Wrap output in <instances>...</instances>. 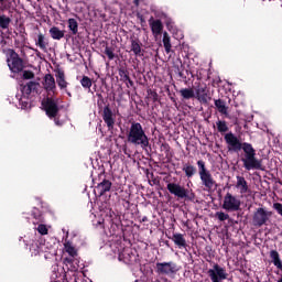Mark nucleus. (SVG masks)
Listing matches in <instances>:
<instances>
[{"mask_svg": "<svg viewBox=\"0 0 282 282\" xmlns=\"http://www.w3.org/2000/svg\"><path fill=\"white\" fill-rule=\"evenodd\" d=\"M10 58L11 63H9V68L13 74H19V72H23V59L19 57V53H15L14 50H10Z\"/></svg>", "mask_w": 282, "mask_h": 282, "instance_id": "nucleus-9", "label": "nucleus"}, {"mask_svg": "<svg viewBox=\"0 0 282 282\" xmlns=\"http://www.w3.org/2000/svg\"><path fill=\"white\" fill-rule=\"evenodd\" d=\"M163 46L166 52V54H171V36L169 35V32L163 33Z\"/></svg>", "mask_w": 282, "mask_h": 282, "instance_id": "nucleus-28", "label": "nucleus"}, {"mask_svg": "<svg viewBox=\"0 0 282 282\" xmlns=\"http://www.w3.org/2000/svg\"><path fill=\"white\" fill-rule=\"evenodd\" d=\"M223 208L227 213H237V210H241V200L228 192L224 197Z\"/></svg>", "mask_w": 282, "mask_h": 282, "instance_id": "nucleus-6", "label": "nucleus"}, {"mask_svg": "<svg viewBox=\"0 0 282 282\" xmlns=\"http://www.w3.org/2000/svg\"><path fill=\"white\" fill-rule=\"evenodd\" d=\"M197 100H199L202 105H208V102L213 100V97H210V90H207L206 93L197 97Z\"/></svg>", "mask_w": 282, "mask_h": 282, "instance_id": "nucleus-31", "label": "nucleus"}, {"mask_svg": "<svg viewBox=\"0 0 282 282\" xmlns=\"http://www.w3.org/2000/svg\"><path fill=\"white\" fill-rule=\"evenodd\" d=\"M68 23V29L70 31V33L76 36V34H78V21H76V19L70 18L67 21Z\"/></svg>", "mask_w": 282, "mask_h": 282, "instance_id": "nucleus-27", "label": "nucleus"}, {"mask_svg": "<svg viewBox=\"0 0 282 282\" xmlns=\"http://www.w3.org/2000/svg\"><path fill=\"white\" fill-rule=\"evenodd\" d=\"M270 259L272 260L273 265H275V268H278V270H282V262H281V257L279 256V251L271 250Z\"/></svg>", "mask_w": 282, "mask_h": 282, "instance_id": "nucleus-24", "label": "nucleus"}, {"mask_svg": "<svg viewBox=\"0 0 282 282\" xmlns=\"http://www.w3.org/2000/svg\"><path fill=\"white\" fill-rule=\"evenodd\" d=\"M224 140L229 153H239V151H243L245 156L241 158V162L243 163V169H246V171H263V162L257 159V150H254L252 143L241 142V140H239L232 132L226 133Z\"/></svg>", "mask_w": 282, "mask_h": 282, "instance_id": "nucleus-1", "label": "nucleus"}, {"mask_svg": "<svg viewBox=\"0 0 282 282\" xmlns=\"http://www.w3.org/2000/svg\"><path fill=\"white\" fill-rule=\"evenodd\" d=\"M141 221H143V223L149 221V218L147 216H144Z\"/></svg>", "mask_w": 282, "mask_h": 282, "instance_id": "nucleus-47", "label": "nucleus"}, {"mask_svg": "<svg viewBox=\"0 0 282 282\" xmlns=\"http://www.w3.org/2000/svg\"><path fill=\"white\" fill-rule=\"evenodd\" d=\"M140 20H141V23H144V18H142V17H141V19H140Z\"/></svg>", "mask_w": 282, "mask_h": 282, "instance_id": "nucleus-48", "label": "nucleus"}, {"mask_svg": "<svg viewBox=\"0 0 282 282\" xmlns=\"http://www.w3.org/2000/svg\"><path fill=\"white\" fill-rule=\"evenodd\" d=\"M218 133H227L229 131L228 123L226 121L218 120L216 122Z\"/></svg>", "mask_w": 282, "mask_h": 282, "instance_id": "nucleus-33", "label": "nucleus"}, {"mask_svg": "<svg viewBox=\"0 0 282 282\" xmlns=\"http://www.w3.org/2000/svg\"><path fill=\"white\" fill-rule=\"evenodd\" d=\"M127 141L133 147H140V149L143 151H147V149L151 147L149 135H147L142 123L135 121L131 122L130 124V128L127 132Z\"/></svg>", "mask_w": 282, "mask_h": 282, "instance_id": "nucleus-2", "label": "nucleus"}, {"mask_svg": "<svg viewBox=\"0 0 282 282\" xmlns=\"http://www.w3.org/2000/svg\"><path fill=\"white\" fill-rule=\"evenodd\" d=\"M166 188L171 195L177 197V199H184V202H195V193L193 189H188L180 183H169Z\"/></svg>", "mask_w": 282, "mask_h": 282, "instance_id": "nucleus-4", "label": "nucleus"}, {"mask_svg": "<svg viewBox=\"0 0 282 282\" xmlns=\"http://www.w3.org/2000/svg\"><path fill=\"white\" fill-rule=\"evenodd\" d=\"M3 1H6V0H0V3H3Z\"/></svg>", "mask_w": 282, "mask_h": 282, "instance_id": "nucleus-51", "label": "nucleus"}, {"mask_svg": "<svg viewBox=\"0 0 282 282\" xmlns=\"http://www.w3.org/2000/svg\"><path fill=\"white\" fill-rule=\"evenodd\" d=\"M10 23H12V19L6 14L0 15V28L2 30H8V28H10Z\"/></svg>", "mask_w": 282, "mask_h": 282, "instance_id": "nucleus-29", "label": "nucleus"}, {"mask_svg": "<svg viewBox=\"0 0 282 282\" xmlns=\"http://www.w3.org/2000/svg\"><path fill=\"white\" fill-rule=\"evenodd\" d=\"M178 94L182 96L183 100L195 98V90H193V88H182Z\"/></svg>", "mask_w": 282, "mask_h": 282, "instance_id": "nucleus-25", "label": "nucleus"}, {"mask_svg": "<svg viewBox=\"0 0 282 282\" xmlns=\"http://www.w3.org/2000/svg\"><path fill=\"white\" fill-rule=\"evenodd\" d=\"M214 105H215L216 109H218L219 113L225 116V118H229L230 119V115L228 113V107L226 106V101L225 100H223V99H215L214 100Z\"/></svg>", "mask_w": 282, "mask_h": 282, "instance_id": "nucleus-17", "label": "nucleus"}, {"mask_svg": "<svg viewBox=\"0 0 282 282\" xmlns=\"http://www.w3.org/2000/svg\"><path fill=\"white\" fill-rule=\"evenodd\" d=\"M216 217H217V219H219V221H226V220L230 219V215H228L224 212H217Z\"/></svg>", "mask_w": 282, "mask_h": 282, "instance_id": "nucleus-36", "label": "nucleus"}, {"mask_svg": "<svg viewBox=\"0 0 282 282\" xmlns=\"http://www.w3.org/2000/svg\"><path fill=\"white\" fill-rule=\"evenodd\" d=\"M134 6H140V0H133Z\"/></svg>", "mask_w": 282, "mask_h": 282, "instance_id": "nucleus-46", "label": "nucleus"}, {"mask_svg": "<svg viewBox=\"0 0 282 282\" xmlns=\"http://www.w3.org/2000/svg\"><path fill=\"white\" fill-rule=\"evenodd\" d=\"M156 274H163L165 276H172V274H177L180 272V267L177 263L170 262H156Z\"/></svg>", "mask_w": 282, "mask_h": 282, "instance_id": "nucleus-7", "label": "nucleus"}, {"mask_svg": "<svg viewBox=\"0 0 282 282\" xmlns=\"http://www.w3.org/2000/svg\"><path fill=\"white\" fill-rule=\"evenodd\" d=\"M197 166L198 175L204 186V191H206L207 193H213V191L217 188V182L215 181V178H213V174H210V171L206 169V162H204V160H199L197 161Z\"/></svg>", "mask_w": 282, "mask_h": 282, "instance_id": "nucleus-3", "label": "nucleus"}, {"mask_svg": "<svg viewBox=\"0 0 282 282\" xmlns=\"http://www.w3.org/2000/svg\"><path fill=\"white\" fill-rule=\"evenodd\" d=\"M35 45L36 47H40L42 52H45L47 47H50V39H47L45 34L39 33L37 37L35 39Z\"/></svg>", "mask_w": 282, "mask_h": 282, "instance_id": "nucleus-16", "label": "nucleus"}, {"mask_svg": "<svg viewBox=\"0 0 282 282\" xmlns=\"http://www.w3.org/2000/svg\"><path fill=\"white\" fill-rule=\"evenodd\" d=\"M22 78L24 80H32V78H34V72H32V70H23Z\"/></svg>", "mask_w": 282, "mask_h": 282, "instance_id": "nucleus-37", "label": "nucleus"}, {"mask_svg": "<svg viewBox=\"0 0 282 282\" xmlns=\"http://www.w3.org/2000/svg\"><path fill=\"white\" fill-rule=\"evenodd\" d=\"M96 191L99 197H102V195H106L111 191V181L104 178L102 182L98 183L96 186Z\"/></svg>", "mask_w": 282, "mask_h": 282, "instance_id": "nucleus-15", "label": "nucleus"}, {"mask_svg": "<svg viewBox=\"0 0 282 282\" xmlns=\"http://www.w3.org/2000/svg\"><path fill=\"white\" fill-rule=\"evenodd\" d=\"M37 232H40V235H47V227L43 224L39 225Z\"/></svg>", "mask_w": 282, "mask_h": 282, "instance_id": "nucleus-40", "label": "nucleus"}, {"mask_svg": "<svg viewBox=\"0 0 282 282\" xmlns=\"http://www.w3.org/2000/svg\"><path fill=\"white\" fill-rule=\"evenodd\" d=\"M42 106L47 118H50L51 120H54V118L58 116V111H61V109L58 108V104L52 97H47L44 101H42Z\"/></svg>", "mask_w": 282, "mask_h": 282, "instance_id": "nucleus-8", "label": "nucleus"}, {"mask_svg": "<svg viewBox=\"0 0 282 282\" xmlns=\"http://www.w3.org/2000/svg\"><path fill=\"white\" fill-rule=\"evenodd\" d=\"M149 25L151 28L153 36H160L164 30V24H162V20H154L153 17L150 18Z\"/></svg>", "mask_w": 282, "mask_h": 282, "instance_id": "nucleus-13", "label": "nucleus"}, {"mask_svg": "<svg viewBox=\"0 0 282 282\" xmlns=\"http://www.w3.org/2000/svg\"><path fill=\"white\" fill-rule=\"evenodd\" d=\"M206 91H208V87L206 86V84H199L198 86H196L194 94L196 95V98H199L200 96L206 94Z\"/></svg>", "mask_w": 282, "mask_h": 282, "instance_id": "nucleus-32", "label": "nucleus"}, {"mask_svg": "<svg viewBox=\"0 0 282 282\" xmlns=\"http://www.w3.org/2000/svg\"><path fill=\"white\" fill-rule=\"evenodd\" d=\"M43 87L45 91L52 94V96H57L58 91H56V79H54V75L46 74L44 76Z\"/></svg>", "mask_w": 282, "mask_h": 282, "instance_id": "nucleus-10", "label": "nucleus"}, {"mask_svg": "<svg viewBox=\"0 0 282 282\" xmlns=\"http://www.w3.org/2000/svg\"><path fill=\"white\" fill-rule=\"evenodd\" d=\"M278 282H282V278H280V279L278 280Z\"/></svg>", "mask_w": 282, "mask_h": 282, "instance_id": "nucleus-49", "label": "nucleus"}, {"mask_svg": "<svg viewBox=\"0 0 282 282\" xmlns=\"http://www.w3.org/2000/svg\"><path fill=\"white\" fill-rule=\"evenodd\" d=\"M119 76H120V80H122V83H127V80H129V78H130L129 70L124 67H120Z\"/></svg>", "mask_w": 282, "mask_h": 282, "instance_id": "nucleus-34", "label": "nucleus"}, {"mask_svg": "<svg viewBox=\"0 0 282 282\" xmlns=\"http://www.w3.org/2000/svg\"><path fill=\"white\" fill-rule=\"evenodd\" d=\"M54 122H55V124L57 126V127H63V122H61V119H58V118H54Z\"/></svg>", "mask_w": 282, "mask_h": 282, "instance_id": "nucleus-44", "label": "nucleus"}, {"mask_svg": "<svg viewBox=\"0 0 282 282\" xmlns=\"http://www.w3.org/2000/svg\"><path fill=\"white\" fill-rule=\"evenodd\" d=\"M272 217V212L267 210L263 207H259L254 210L252 216V225L257 228H261L262 226H268L270 218Z\"/></svg>", "mask_w": 282, "mask_h": 282, "instance_id": "nucleus-5", "label": "nucleus"}, {"mask_svg": "<svg viewBox=\"0 0 282 282\" xmlns=\"http://www.w3.org/2000/svg\"><path fill=\"white\" fill-rule=\"evenodd\" d=\"M64 263H68V265H72V263H74V258H65Z\"/></svg>", "mask_w": 282, "mask_h": 282, "instance_id": "nucleus-42", "label": "nucleus"}, {"mask_svg": "<svg viewBox=\"0 0 282 282\" xmlns=\"http://www.w3.org/2000/svg\"><path fill=\"white\" fill-rule=\"evenodd\" d=\"M177 69H178L180 78H183V80H186V75H184V72L180 70V68H177Z\"/></svg>", "mask_w": 282, "mask_h": 282, "instance_id": "nucleus-45", "label": "nucleus"}, {"mask_svg": "<svg viewBox=\"0 0 282 282\" xmlns=\"http://www.w3.org/2000/svg\"><path fill=\"white\" fill-rule=\"evenodd\" d=\"M21 91L25 96H30V94H32V89L30 88V86L28 84L24 86L23 85L21 86Z\"/></svg>", "mask_w": 282, "mask_h": 282, "instance_id": "nucleus-38", "label": "nucleus"}, {"mask_svg": "<svg viewBox=\"0 0 282 282\" xmlns=\"http://www.w3.org/2000/svg\"><path fill=\"white\" fill-rule=\"evenodd\" d=\"M127 87L130 88V87H133V82L131 80V77H129V79H127V83H126Z\"/></svg>", "mask_w": 282, "mask_h": 282, "instance_id": "nucleus-43", "label": "nucleus"}, {"mask_svg": "<svg viewBox=\"0 0 282 282\" xmlns=\"http://www.w3.org/2000/svg\"><path fill=\"white\" fill-rule=\"evenodd\" d=\"M55 76H56V83H57L59 89L67 90V85H69V83H67V80L65 79V72L58 70Z\"/></svg>", "mask_w": 282, "mask_h": 282, "instance_id": "nucleus-20", "label": "nucleus"}, {"mask_svg": "<svg viewBox=\"0 0 282 282\" xmlns=\"http://www.w3.org/2000/svg\"><path fill=\"white\" fill-rule=\"evenodd\" d=\"M64 250L67 252V254H69V257H72L73 259H75V257H78V250H76L75 247L72 246V242L67 241L64 243Z\"/></svg>", "mask_w": 282, "mask_h": 282, "instance_id": "nucleus-26", "label": "nucleus"}, {"mask_svg": "<svg viewBox=\"0 0 282 282\" xmlns=\"http://www.w3.org/2000/svg\"><path fill=\"white\" fill-rule=\"evenodd\" d=\"M119 261H123L127 265H133L138 261V257L132 251H123L119 254Z\"/></svg>", "mask_w": 282, "mask_h": 282, "instance_id": "nucleus-14", "label": "nucleus"}, {"mask_svg": "<svg viewBox=\"0 0 282 282\" xmlns=\"http://www.w3.org/2000/svg\"><path fill=\"white\" fill-rule=\"evenodd\" d=\"M26 85L31 89V93L36 91V89H39V83L37 82H29Z\"/></svg>", "mask_w": 282, "mask_h": 282, "instance_id": "nucleus-39", "label": "nucleus"}, {"mask_svg": "<svg viewBox=\"0 0 282 282\" xmlns=\"http://www.w3.org/2000/svg\"><path fill=\"white\" fill-rule=\"evenodd\" d=\"M48 34L53 41H61V39H65V31L61 30L58 26H52L48 30Z\"/></svg>", "mask_w": 282, "mask_h": 282, "instance_id": "nucleus-18", "label": "nucleus"}, {"mask_svg": "<svg viewBox=\"0 0 282 282\" xmlns=\"http://www.w3.org/2000/svg\"><path fill=\"white\" fill-rule=\"evenodd\" d=\"M236 186L240 189V193L243 195L250 191L248 187V181L243 176H237V184Z\"/></svg>", "mask_w": 282, "mask_h": 282, "instance_id": "nucleus-22", "label": "nucleus"}, {"mask_svg": "<svg viewBox=\"0 0 282 282\" xmlns=\"http://www.w3.org/2000/svg\"><path fill=\"white\" fill-rule=\"evenodd\" d=\"M131 52H133L134 56H144L140 40H131Z\"/></svg>", "mask_w": 282, "mask_h": 282, "instance_id": "nucleus-21", "label": "nucleus"}, {"mask_svg": "<svg viewBox=\"0 0 282 282\" xmlns=\"http://www.w3.org/2000/svg\"><path fill=\"white\" fill-rule=\"evenodd\" d=\"M67 96H72V93H67Z\"/></svg>", "mask_w": 282, "mask_h": 282, "instance_id": "nucleus-50", "label": "nucleus"}, {"mask_svg": "<svg viewBox=\"0 0 282 282\" xmlns=\"http://www.w3.org/2000/svg\"><path fill=\"white\" fill-rule=\"evenodd\" d=\"M172 241L180 248V250L187 248L186 238L182 234H173Z\"/></svg>", "mask_w": 282, "mask_h": 282, "instance_id": "nucleus-19", "label": "nucleus"}, {"mask_svg": "<svg viewBox=\"0 0 282 282\" xmlns=\"http://www.w3.org/2000/svg\"><path fill=\"white\" fill-rule=\"evenodd\" d=\"M46 248L47 247L45 246V242H43V240H34L30 245L31 257H39V254L45 252Z\"/></svg>", "mask_w": 282, "mask_h": 282, "instance_id": "nucleus-12", "label": "nucleus"}, {"mask_svg": "<svg viewBox=\"0 0 282 282\" xmlns=\"http://www.w3.org/2000/svg\"><path fill=\"white\" fill-rule=\"evenodd\" d=\"M161 151H164L166 154H169L171 152V145H169V143H162Z\"/></svg>", "mask_w": 282, "mask_h": 282, "instance_id": "nucleus-41", "label": "nucleus"}, {"mask_svg": "<svg viewBox=\"0 0 282 282\" xmlns=\"http://www.w3.org/2000/svg\"><path fill=\"white\" fill-rule=\"evenodd\" d=\"M183 173H185V177H187V180H191V177L197 174V167L186 163L183 165Z\"/></svg>", "mask_w": 282, "mask_h": 282, "instance_id": "nucleus-23", "label": "nucleus"}, {"mask_svg": "<svg viewBox=\"0 0 282 282\" xmlns=\"http://www.w3.org/2000/svg\"><path fill=\"white\" fill-rule=\"evenodd\" d=\"M79 83L84 89H89V90L91 89V85H94V83L91 82V78H89L87 75H84L79 80Z\"/></svg>", "mask_w": 282, "mask_h": 282, "instance_id": "nucleus-30", "label": "nucleus"}, {"mask_svg": "<svg viewBox=\"0 0 282 282\" xmlns=\"http://www.w3.org/2000/svg\"><path fill=\"white\" fill-rule=\"evenodd\" d=\"M102 120L107 124L108 129H113L116 124V119L113 118V111L109 107V105L105 106L102 111Z\"/></svg>", "mask_w": 282, "mask_h": 282, "instance_id": "nucleus-11", "label": "nucleus"}, {"mask_svg": "<svg viewBox=\"0 0 282 282\" xmlns=\"http://www.w3.org/2000/svg\"><path fill=\"white\" fill-rule=\"evenodd\" d=\"M104 54H106V56H108V58L110 61H113V58H116V53H113V48L112 47L106 46L105 51H104Z\"/></svg>", "mask_w": 282, "mask_h": 282, "instance_id": "nucleus-35", "label": "nucleus"}]
</instances>
